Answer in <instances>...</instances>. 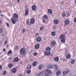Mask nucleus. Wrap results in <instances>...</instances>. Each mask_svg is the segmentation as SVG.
<instances>
[{"label":"nucleus","mask_w":76,"mask_h":76,"mask_svg":"<svg viewBox=\"0 0 76 76\" xmlns=\"http://www.w3.org/2000/svg\"><path fill=\"white\" fill-rule=\"evenodd\" d=\"M50 75H51V74H52V71L47 69H45V71L44 72V74L45 76H49L50 75Z\"/></svg>","instance_id":"1"},{"label":"nucleus","mask_w":76,"mask_h":76,"mask_svg":"<svg viewBox=\"0 0 76 76\" xmlns=\"http://www.w3.org/2000/svg\"><path fill=\"white\" fill-rule=\"evenodd\" d=\"M26 53V51H25V49L22 48L20 49V55H23L24 56L25 55Z\"/></svg>","instance_id":"2"},{"label":"nucleus","mask_w":76,"mask_h":76,"mask_svg":"<svg viewBox=\"0 0 76 76\" xmlns=\"http://www.w3.org/2000/svg\"><path fill=\"white\" fill-rule=\"evenodd\" d=\"M64 26L65 25H68L70 23V21L68 19H66L64 22Z\"/></svg>","instance_id":"3"},{"label":"nucleus","mask_w":76,"mask_h":76,"mask_svg":"<svg viewBox=\"0 0 76 76\" xmlns=\"http://www.w3.org/2000/svg\"><path fill=\"white\" fill-rule=\"evenodd\" d=\"M12 17L13 18L15 19L16 21H17V19H17V18H18L19 16H18V15H17L16 13H14L13 14Z\"/></svg>","instance_id":"4"},{"label":"nucleus","mask_w":76,"mask_h":76,"mask_svg":"<svg viewBox=\"0 0 76 76\" xmlns=\"http://www.w3.org/2000/svg\"><path fill=\"white\" fill-rule=\"evenodd\" d=\"M44 55L45 56H49L50 54V51L47 52L45 51L44 52Z\"/></svg>","instance_id":"5"},{"label":"nucleus","mask_w":76,"mask_h":76,"mask_svg":"<svg viewBox=\"0 0 76 76\" xmlns=\"http://www.w3.org/2000/svg\"><path fill=\"white\" fill-rule=\"evenodd\" d=\"M29 14V9L28 8H27L25 10V15L26 16H28Z\"/></svg>","instance_id":"6"},{"label":"nucleus","mask_w":76,"mask_h":76,"mask_svg":"<svg viewBox=\"0 0 76 76\" xmlns=\"http://www.w3.org/2000/svg\"><path fill=\"white\" fill-rule=\"evenodd\" d=\"M51 44L52 46H54L56 45V42L55 40L53 41L51 43Z\"/></svg>","instance_id":"7"},{"label":"nucleus","mask_w":76,"mask_h":76,"mask_svg":"<svg viewBox=\"0 0 76 76\" xmlns=\"http://www.w3.org/2000/svg\"><path fill=\"white\" fill-rule=\"evenodd\" d=\"M47 67L48 69H53L54 67V66L51 64H48L47 66Z\"/></svg>","instance_id":"8"},{"label":"nucleus","mask_w":76,"mask_h":76,"mask_svg":"<svg viewBox=\"0 0 76 76\" xmlns=\"http://www.w3.org/2000/svg\"><path fill=\"white\" fill-rule=\"evenodd\" d=\"M35 19L34 18H32L30 20V23H31V24H32L35 23Z\"/></svg>","instance_id":"9"},{"label":"nucleus","mask_w":76,"mask_h":76,"mask_svg":"<svg viewBox=\"0 0 76 76\" xmlns=\"http://www.w3.org/2000/svg\"><path fill=\"white\" fill-rule=\"evenodd\" d=\"M31 9L33 10H36L37 7L35 5H33L31 7Z\"/></svg>","instance_id":"10"},{"label":"nucleus","mask_w":76,"mask_h":76,"mask_svg":"<svg viewBox=\"0 0 76 76\" xmlns=\"http://www.w3.org/2000/svg\"><path fill=\"white\" fill-rule=\"evenodd\" d=\"M41 38L40 37H38L37 38H36V41L37 42H40L41 41Z\"/></svg>","instance_id":"11"},{"label":"nucleus","mask_w":76,"mask_h":76,"mask_svg":"<svg viewBox=\"0 0 76 76\" xmlns=\"http://www.w3.org/2000/svg\"><path fill=\"white\" fill-rule=\"evenodd\" d=\"M70 72V71L69 70H67L66 71H64L63 72V75H66V74H67L69 72Z\"/></svg>","instance_id":"12"},{"label":"nucleus","mask_w":76,"mask_h":76,"mask_svg":"<svg viewBox=\"0 0 76 76\" xmlns=\"http://www.w3.org/2000/svg\"><path fill=\"white\" fill-rule=\"evenodd\" d=\"M26 23L27 25H29L30 26H31V24H29V19H27L26 22Z\"/></svg>","instance_id":"13"},{"label":"nucleus","mask_w":76,"mask_h":76,"mask_svg":"<svg viewBox=\"0 0 76 76\" xmlns=\"http://www.w3.org/2000/svg\"><path fill=\"white\" fill-rule=\"evenodd\" d=\"M35 49H38L39 48V45L38 44L36 45L34 47Z\"/></svg>","instance_id":"14"},{"label":"nucleus","mask_w":76,"mask_h":76,"mask_svg":"<svg viewBox=\"0 0 76 76\" xmlns=\"http://www.w3.org/2000/svg\"><path fill=\"white\" fill-rule=\"evenodd\" d=\"M13 64L12 63H10L8 64V67L9 68H11V67H13Z\"/></svg>","instance_id":"15"},{"label":"nucleus","mask_w":76,"mask_h":76,"mask_svg":"<svg viewBox=\"0 0 76 76\" xmlns=\"http://www.w3.org/2000/svg\"><path fill=\"white\" fill-rule=\"evenodd\" d=\"M14 60L15 62H18L19 61V59L18 57H15L14 58Z\"/></svg>","instance_id":"16"},{"label":"nucleus","mask_w":76,"mask_h":76,"mask_svg":"<svg viewBox=\"0 0 76 76\" xmlns=\"http://www.w3.org/2000/svg\"><path fill=\"white\" fill-rule=\"evenodd\" d=\"M16 69V68H14L12 69V73H16V72L17 71Z\"/></svg>","instance_id":"17"},{"label":"nucleus","mask_w":76,"mask_h":76,"mask_svg":"<svg viewBox=\"0 0 76 76\" xmlns=\"http://www.w3.org/2000/svg\"><path fill=\"white\" fill-rule=\"evenodd\" d=\"M11 21L12 23L14 24L15 23H16V20H15V19L12 18L11 20Z\"/></svg>","instance_id":"18"},{"label":"nucleus","mask_w":76,"mask_h":76,"mask_svg":"<svg viewBox=\"0 0 76 76\" xmlns=\"http://www.w3.org/2000/svg\"><path fill=\"white\" fill-rule=\"evenodd\" d=\"M75 63V60L74 59H72L71 61V64H73Z\"/></svg>","instance_id":"19"},{"label":"nucleus","mask_w":76,"mask_h":76,"mask_svg":"<svg viewBox=\"0 0 76 76\" xmlns=\"http://www.w3.org/2000/svg\"><path fill=\"white\" fill-rule=\"evenodd\" d=\"M61 72V71L60 70H59L58 72H57L56 73V75L57 76H58L60 74V73Z\"/></svg>","instance_id":"20"},{"label":"nucleus","mask_w":76,"mask_h":76,"mask_svg":"<svg viewBox=\"0 0 76 76\" xmlns=\"http://www.w3.org/2000/svg\"><path fill=\"white\" fill-rule=\"evenodd\" d=\"M12 50H10L7 53V55H8V56H9V54H12Z\"/></svg>","instance_id":"21"},{"label":"nucleus","mask_w":76,"mask_h":76,"mask_svg":"<svg viewBox=\"0 0 76 76\" xmlns=\"http://www.w3.org/2000/svg\"><path fill=\"white\" fill-rule=\"evenodd\" d=\"M54 23L55 24H58V20H54Z\"/></svg>","instance_id":"22"},{"label":"nucleus","mask_w":76,"mask_h":76,"mask_svg":"<svg viewBox=\"0 0 76 76\" xmlns=\"http://www.w3.org/2000/svg\"><path fill=\"white\" fill-rule=\"evenodd\" d=\"M60 39H64V36L63 34H61L60 36Z\"/></svg>","instance_id":"23"},{"label":"nucleus","mask_w":76,"mask_h":76,"mask_svg":"<svg viewBox=\"0 0 76 76\" xmlns=\"http://www.w3.org/2000/svg\"><path fill=\"white\" fill-rule=\"evenodd\" d=\"M54 67L56 70H58V66H57V65L56 64L54 65Z\"/></svg>","instance_id":"24"},{"label":"nucleus","mask_w":76,"mask_h":76,"mask_svg":"<svg viewBox=\"0 0 76 76\" xmlns=\"http://www.w3.org/2000/svg\"><path fill=\"white\" fill-rule=\"evenodd\" d=\"M71 57V55L69 54H67L66 56V58H70Z\"/></svg>","instance_id":"25"},{"label":"nucleus","mask_w":76,"mask_h":76,"mask_svg":"<svg viewBox=\"0 0 76 76\" xmlns=\"http://www.w3.org/2000/svg\"><path fill=\"white\" fill-rule=\"evenodd\" d=\"M59 59V58H58V57H56L55 58V61H57V62H58Z\"/></svg>","instance_id":"26"},{"label":"nucleus","mask_w":76,"mask_h":76,"mask_svg":"<svg viewBox=\"0 0 76 76\" xmlns=\"http://www.w3.org/2000/svg\"><path fill=\"white\" fill-rule=\"evenodd\" d=\"M6 73H7V71H4L2 73V74L3 75H6Z\"/></svg>","instance_id":"27"},{"label":"nucleus","mask_w":76,"mask_h":76,"mask_svg":"<svg viewBox=\"0 0 76 76\" xmlns=\"http://www.w3.org/2000/svg\"><path fill=\"white\" fill-rule=\"evenodd\" d=\"M48 12L49 13H51L52 12V10L50 9H49L48 10Z\"/></svg>","instance_id":"28"},{"label":"nucleus","mask_w":76,"mask_h":76,"mask_svg":"<svg viewBox=\"0 0 76 76\" xmlns=\"http://www.w3.org/2000/svg\"><path fill=\"white\" fill-rule=\"evenodd\" d=\"M61 42L62 43H64L65 42V39H61Z\"/></svg>","instance_id":"29"},{"label":"nucleus","mask_w":76,"mask_h":76,"mask_svg":"<svg viewBox=\"0 0 76 76\" xmlns=\"http://www.w3.org/2000/svg\"><path fill=\"white\" fill-rule=\"evenodd\" d=\"M51 35L52 36H55L56 35V33L54 31L52 32L51 33Z\"/></svg>","instance_id":"30"},{"label":"nucleus","mask_w":76,"mask_h":76,"mask_svg":"<svg viewBox=\"0 0 76 76\" xmlns=\"http://www.w3.org/2000/svg\"><path fill=\"white\" fill-rule=\"evenodd\" d=\"M31 70H28L26 71V73L27 74H29L31 73Z\"/></svg>","instance_id":"31"},{"label":"nucleus","mask_w":76,"mask_h":76,"mask_svg":"<svg viewBox=\"0 0 76 76\" xmlns=\"http://www.w3.org/2000/svg\"><path fill=\"white\" fill-rule=\"evenodd\" d=\"M38 76H43V73L42 72H40L39 73V74L38 75Z\"/></svg>","instance_id":"32"},{"label":"nucleus","mask_w":76,"mask_h":76,"mask_svg":"<svg viewBox=\"0 0 76 76\" xmlns=\"http://www.w3.org/2000/svg\"><path fill=\"white\" fill-rule=\"evenodd\" d=\"M46 50L47 51H50L51 50V48H50V47H48L46 48Z\"/></svg>","instance_id":"33"},{"label":"nucleus","mask_w":76,"mask_h":76,"mask_svg":"<svg viewBox=\"0 0 76 76\" xmlns=\"http://www.w3.org/2000/svg\"><path fill=\"white\" fill-rule=\"evenodd\" d=\"M37 64V62L36 61L34 62L33 63V66H35Z\"/></svg>","instance_id":"34"},{"label":"nucleus","mask_w":76,"mask_h":76,"mask_svg":"<svg viewBox=\"0 0 76 76\" xmlns=\"http://www.w3.org/2000/svg\"><path fill=\"white\" fill-rule=\"evenodd\" d=\"M26 30L24 28H23L22 30L21 31L22 33H24L25 32Z\"/></svg>","instance_id":"35"},{"label":"nucleus","mask_w":76,"mask_h":76,"mask_svg":"<svg viewBox=\"0 0 76 76\" xmlns=\"http://www.w3.org/2000/svg\"><path fill=\"white\" fill-rule=\"evenodd\" d=\"M43 18L44 19H48V16L45 15H44Z\"/></svg>","instance_id":"36"},{"label":"nucleus","mask_w":76,"mask_h":76,"mask_svg":"<svg viewBox=\"0 0 76 76\" xmlns=\"http://www.w3.org/2000/svg\"><path fill=\"white\" fill-rule=\"evenodd\" d=\"M62 16H63V17H65V16H66V14L64 12L62 14Z\"/></svg>","instance_id":"37"},{"label":"nucleus","mask_w":76,"mask_h":76,"mask_svg":"<svg viewBox=\"0 0 76 76\" xmlns=\"http://www.w3.org/2000/svg\"><path fill=\"white\" fill-rule=\"evenodd\" d=\"M3 28H0V33H1L2 32H3Z\"/></svg>","instance_id":"38"},{"label":"nucleus","mask_w":76,"mask_h":76,"mask_svg":"<svg viewBox=\"0 0 76 76\" xmlns=\"http://www.w3.org/2000/svg\"><path fill=\"white\" fill-rule=\"evenodd\" d=\"M39 69H42V66L41 65H39Z\"/></svg>","instance_id":"39"},{"label":"nucleus","mask_w":76,"mask_h":76,"mask_svg":"<svg viewBox=\"0 0 76 76\" xmlns=\"http://www.w3.org/2000/svg\"><path fill=\"white\" fill-rule=\"evenodd\" d=\"M15 49L16 50H18V49H19V48H18V46H16L15 47Z\"/></svg>","instance_id":"40"},{"label":"nucleus","mask_w":76,"mask_h":76,"mask_svg":"<svg viewBox=\"0 0 76 76\" xmlns=\"http://www.w3.org/2000/svg\"><path fill=\"white\" fill-rule=\"evenodd\" d=\"M37 54H38V53H37V52H35V53H34V56H37Z\"/></svg>","instance_id":"41"},{"label":"nucleus","mask_w":76,"mask_h":76,"mask_svg":"<svg viewBox=\"0 0 76 76\" xmlns=\"http://www.w3.org/2000/svg\"><path fill=\"white\" fill-rule=\"evenodd\" d=\"M6 25H7V26H9V24L8 23H6Z\"/></svg>","instance_id":"42"},{"label":"nucleus","mask_w":76,"mask_h":76,"mask_svg":"<svg viewBox=\"0 0 76 76\" xmlns=\"http://www.w3.org/2000/svg\"><path fill=\"white\" fill-rule=\"evenodd\" d=\"M7 40H6L5 41V43H4V44L5 45H6V44H7Z\"/></svg>","instance_id":"43"},{"label":"nucleus","mask_w":76,"mask_h":76,"mask_svg":"<svg viewBox=\"0 0 76 76\" xmlns=\"http://www.w3.org/2000/svg\"><path fill=\"white\" fill-rule=\"evenodd\" d=\"M74 22H76V17L74 18Z\"/></svg>","instance_id":"44"},{"label":"nucleus","mask_w":76,"mask_h":76,"mask_svg":"<svg viewBox=\"0 0 76 76\" xmlns=\"http://www.w3.org/2000/svg\"><path fill=\"white\" fill-rule=\"evenodd\" d=\"M67 15L68 17H69V16H70V14L69 13H67Z\"/></svg>","instance_id":"45"},{"label":"nucleus","mask_w":76,"mask_h":76,"mask_svg":"<svg viewBox=\"0 0 76 76\" xmlns=\"http://www.w3.org/2000/svg\"><path fill=\"white\" fill-rule=\"evenodd\" d=\"M40 30H43V27H41L40 28Z\"/></svg>","instance_id":"46"},{"label":"nucleus","mask_w":76,"mask_h":76,"mask_svg":"<svg viewBox=\"0 0 76 76\" xmlns=\"http://www.w3.org/2000/svg\"><path fill=\"white\" fill-rule=\"evenodd\" d=\"M37 35H39V33H37L35 34V36H37Z\"/></svg>","instance_id":"47"},{"label":"nucleus","mask_w":76,"mask_h":76,"mask_svg":"<svg viewBox=\"0 0 76 76\" xmlns=\"http://www.w3.org/2000/svg\"><path fill=\"white\" fill-rule=\"evenodd\" d=\"M12 59V58L9 57L8 58V60H10Z\"/></svg>","instance_id":"48"},{"label":"nucleus","mask_w":76,"mask_h":76,"mask_svg":"<svg viewBox=\"0 0 76 76\" xmlns=\"http://www.w3.org/2000/svg\"><path fill=\"white\" fill-rule=\"evenodd\" d=\"M17 0V3H19V2H20V0Z\"/></svg>","instance_id":"49"},{"label":"nucleus","mask_w":76,"mask_h":76,"mask_svg":"<svg viewBox=\"0 0 76 76\" xmlns=\"http://www.w3.org/2000/svg\"><path fill=\"white\" fill-rule=\"evenodd\" d=\"M42 21H43V23H45V20H44V19H43L42 20Z\"/></svg>","instance_id":"50"},{"label":"nucleus","mask_w":76,"mask_h":76,"mask_svg":"<svg viewBox=\"0 0 76 76\" xmlns=\"http://www.w3.org/2000/svg\"><path fill=\"white\" fill-rule=\"evenodd\" d=\"M2 69V66L0 65V70Z\"/></svg>","instance_id":"51"},{"label":"nucleus","mask_w":76,"mask_h":76,"mask_svg":"<svg viewBox=\"0 0 76 76\" xmlns=\"http://www.w3.org/2000/svg\"><path fill=\"white\" fill-rule=\"evenodd\" d=\"M3 51L4 52L6 51V49H4L3 50Z\"/></svg>","instance_id":"52"},{"label":"nucleus","mask_w":76,"mask_h":76,"mask_svg":"<svg viewBox=\"0 0 76 76\" xmlns=\"http://www.w3.org/2000/svg\"><path fill=\"white\" fill-rule=\"evenodd\" d=\"M31 69V66H30L28 69Z\"/></svg>","instance_id":"53"},{"label":"nucleus","mask_w":76,"mask_h":76,"mask_svg":"<svg viewBox=\"0 0 76 76\" xmlns=\"http://www.w3.org/2000/svg\"><path fill=\"white\" fill-rule=\"evenodd\" d=\"M27 7V6H25V9H26V7Z\"/></svg>","instance_id":"54"},{"label":"nucleus","mask_w":76,"mask_h":76,"mask_svg":"<svg viewBox=\"0 0 76 76\" xmlns=\"http://www.w3.org/2000/svg\"><path fill=\"white\" fill-rule=\"evenodd\" d=\"M30 61H32V59H31Z\"/></svg>","instance_id":"55"},{"label":"nucleus","mask_w":76,"mask_h":76,"mask_svg":"<svg viewBox=\"0 0 76 76\" xmlns=\"http://www.w3.org/2000/svg\"><path fill=\"white\" fill-rule=\"evenodd\" d=\"M61 4H63V2H61Z\"/></svg>","instance_id":"56"},{"label":"nucleus","mask_w":76,"mask_h":76,"mask_svg":"<svg viewBox=\"0 0 76 76\" xmlns=\"http://www.w3.org/2000/svg\"><path fill=\"white\" fill-rule=\"evenodd\" d=\"M75 4H76V0L75 1Z\"/></svg>","instance_id":"57"},{"label":"nucleus","mask_w":76,"mask_h":76,"mask_svg":"<svg viewBox=\"0 0 76 76\" xmlns=\"http://www.w3.org/2000/svg\"><path fill=\"white\" fill-rule=\"evenodd\" d=\"M1 21H0V24H1Z\"/></svg>","instance_id":"58"},{"label":"nucleus","mask_w":76,"mask_h":76,"mask_svg":"<svg viewBox=\"0 0 76 76\" xmlns=\"http://www.w3.org/2000/svg\"><path fill=\"white\" fill-rule=\"evenodd\" d=\"M27 69H28V66L27 67Z\"/></svg>","instance_id":"59"},{"label":"nucleus","mask_w":76,"mask_h":76,"mask_svg":"<svg viewBox=\"0 0 76 76\" xmlns=\"http://www.w3.org/2000/svg\"><path fill=\"white\" fill-rule=\"evenodd\" d=\"M7 47H8V45H7Z\"/></svg>","instance_id":"60"},{"label":"nucleus","mask_w":76,"mask_h":76,"mask_svg":"<svg viewBox=\"0 0 76 76\" xmlns=\"http://www.w3.org/2000/svg\"><path fill=\"white\" fill-rule=\"evenodd\" d=\"M74 76H76V75H75Z\"/></svg>","instance_id":"61"},{"label":"nucleus","mask_w":76,"mask_h":76,"mask_svg":"<svg viewBox=\"0 0 76 76\" xmlns=\"http://www.w3.org/2000/svg\"><path fill=\"white\" fill-rule=\"evenodd\" d=\"M0 12H1V11H0Z\"/></svg>","instance_id":"62"},{"label":"nucleus","mask_w":76,"mask_h":76,"mask_svg":"<svg viewBox=\"0 0 76 76\" xmlns=\"http://www.w3.org/2000/svg\"><path fill=\"white\" fill-rule=\"evenodd\" d=\"M1 42H0V44H1Z\"/></svg>","instance_id":"63"},{"label":"nucleus","mask_w":76,"mask_h":76,"mask_svg":"<svg viewBox=\"0 0 76 76\" xmlns=\"http://www.w3.org/2000/svg\"><path fill=\"white\" fill-rule=\"evenodd\" d=\"M66 12V13H67V12Z\"/></svg>","instance_id":"64"}]
</instances>
